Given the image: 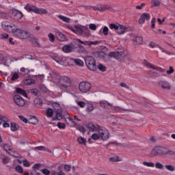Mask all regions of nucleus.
Here are the masks:
<instances>
[{
    "instance_id": "nucleus-1",
    "label": "nucleus",
    "mask_w": 175,
    "mask_h": 175,
    "mask_svg": "<svg viewBox=\"0 0 175 175\" xmlns=\"http://www.w3.org/2000/svg\"><path fill=\"white\" fill-rule=\"evenodd\" d=\"M52 79L58 80L57 85L60 90H68L72 87V79L67 76H59V74L55 71L51 73Z\"/></svg>"
},
{
    "instance_id": "nucleus-2",
    "label": "nucleus",
    "mask_w": 175,
    "mask_h": 175,
    "mask_svg": "<svg viewBox=\"0 0 175 175\" xmlns=\"http://www.w3.org/2000/svg\"><path fill=\"white\" fill-rule=\"evenodd\" d=\"M152 154L154 157L158 155L166 157V155H175V152L166 147L157 146L152 150Z\"/></svg>"
},
{
    "instance_id": "nucleus-3",
    "label": "nucleus",
    "mask_w": 175,
    "mask_h": 175,
    "mask_svg": "<svg viewBox=\"0 0 175 175\" xmlns=\"http://www.w3.org/2000/svg\"><path fill=\"white\" fill-rule=\"evenodd\" d=\"M27 12H33V13H37V14H47L49 11L44 8H38L35 5H31L29 3H27L25 7Z\"/></svg>"
},
{
    "instance_id": "nucleus-4",
    "label": "nucleus",
    "mask_w": 175,
    "mask_h": 175,
    "mask_svg": "<svg viewBox=\"0 0 175 175\" xmlns=\"http://www.w3.org/2000/svg\"><path fill=\"white\" fill-rule=\"evenodd\" d=\"M13 35H14L19 39H21L22 40H25V39H29L31 38L30 32L21 29H18L17 27L16 30L14 31Z\"/></svg>"
},
{
    "instance_id": "nucleus-5",
    "label": "nucleus",
    "mask_w": 175,
    "mask_h": 175,
    "mask_svg": "<svg viewBox=\"0 0 175 175\" xmlns=\"http://www.w3.org/2000/svg\"><path fill=\"white\" fill-rule=\"evenodd\" d=\"M109 29L114 31L118 35H124L126 32V27L120 24L111 23Z\"/></svg>"
},
{
    "instance_id": "nucleus-6",
    "label": "nucleus",
    "mask_w": 175,
    "mask_h": 175,
    "mask_svg": "<svg viewBox=\"0 0 175 175\" xmlns=\"http://www.w3.org/2000/svg\"><path fill=\"white\" fill-rule=\"evenodd\" d=\"M85 63L90 70H96V61L92 56H86L85 57Z\"/></svg>"
},
{
    "instance_id": "nucleus-7",
    "label": "nucleus",
    "mask_w": 175,
    "mask_h": 175,
    "mask_svg": "<svg viewBox=\"0 0 175 175\" xmlns=\"http://www.w3.org/2000/svg\"><path fill=\"white\" fill-rule=\"evenodd\" d=\"M1 27L7 31V32H10L11 33H14V31L17 28V26L13 23H10L8 21H3L1 23Z\"/></svg>"
},
{
    "instance_id": "nucleus-8",
    "label": "nucleus",
    "mask_w": 175,
    "mask_h": 175,
    "mask_svg": "<svg viewBox=\"0 0 175 175\" xmlns=\"http://www.w3.org/2000/svg\"><path fill=\"white\" fill-rule=\"evenodd\" d=\"M91 83L87 81H81L79 83V89L82 94H87L91 90Z\"/></svg>"
},
{
    "instance_id": "nucleus-9",
    "label": "nucleus",
    "mask_w": 175,
    "mask_h": 175,
    "mask_svg": "<svg viewBox=\"0 0 175 175\" xmlns=\"http://www.w3.org/2000/svg\"><path fill=\"white\" fill-rule=\"evenodd\" d=\"M97 132H98L100 137H101V140H107V139H109L110 137L109 130H107L106 128L98 126V131Z\"/></svg>"
},
{
    "instance_id": "nucleus-10",
    "label": "nucleus",
    "mask_w": 175,
    "mask_h": 175,
    "mask_svg": "<svg viewBox=\"0 0 175 175\" xmlns=\"http://www.w3.org/2000/svg\"><path fill=\"white\" fill-rule=\"evenodd\" d=\"M143 64L146 68H149L150 69H154V70H158V72H161V73H165V69H163L161 67H158L157 66H154L152 64L147 62V60H144Z\"/></svg>"
},
{
    "instance_id": "nucleus-11",
    "label": "nucleus",
    "mask_w": 175,
    "mask_h": 175,
    "mask_svg": "<svg viewBox=\"0 0 175 175\" xmlns=\"http://www.w3.org/2000/svg\"><path fill=\"white\" fill-rule=\"evenodd\" d=\"M14 102L16 106L19 107H23V106L25 105V100L23 97L19 95L14 96Z\"/></svg>"
},
{
    "instance_id": "nucleus-12",
    "label": "nucleus",
    "mask_w": 175,
    "mask_h": 175,
    "mask_svg": "<svg viewBox=\"0 0 175 175\" xmlns=\"http://www.w3.org/2000/svg\"><path fill=\"white\" fill-rule=\"evenodd\" d=\"M158 85L162 90H171L172 89V85L169 81L161 80L158 82Z\"/></svg>"
},
{
    "instance_id": "nucleus-13",
    "label": "nucleus",
    "mask_w": 175,
    "mask_h": 175,
    "mask_svg": "<svg viewBox=\"0 0 175 175\" xmlns=\"http://www.w3.org/2000/svg\"><path fill=\"white\" fill-rule=\"evenodd\" d=\"M77 42L78 43H81V44H84V46H96V44H99V41H81L80 39H77Z\"/></svg>"
},
{
    "instance_id": "nucleus-14",
    "label": "nucleus",
    "mask_w": 175,
    "mask_h": 175,
    "mask_svg": "<svg viewBox=\"0 0 175 175\" xmlns=\"http://www.w3.org/2000/svg\"><path fill=\"white\" fill-rule=\"evenodd\" d=\"M12 16L14 20H20L23 18V12L17 10H12Z\"/></svg>"
},
{
    "instance_id": "nucleus-15",
    "label": "nucleus",
    "mask_w": 175,
    "mask_h": 175,
    "mask_svg": "<svg viewBox=\"0 0 175 175\" xmlns=\"http://www.w3.org/2000/svg\"><path fill=\"white\" fill-rule=\"evenodd\" d=\"M150 18H151V15H150V14L144 13L139 19V24H144L146 20H150Z\"/></svg>"
},
{
    "instance_id": "nucleus-16",
    "label": "nucleus",
    "mask_w": 175,
    "mask_h": 175,
    "mask_svg": "<svg viewBox=\"0 0 175 175\" xmlns=\"http://www.w3.org/2000/svg\"><path fill=\"white\" fill-rule=\"evenodd\" d=\"M124 54V52L120 51H114L109 53V57H111L112 58H115V59H120L121 56Z\"/></svg>"
},
{
    "instance_id": "nucleus-17",
    "label": "nucleus",
    "mask_w": 175,
    "mask_h": 175,
    "mask_svg": "<svg viewBox=\"0 0 175 175\" xmlns=\"http://www.w3.org/2000/svg\"><path fill=\"white\" fill-rule=\"evenodd\" d=\"M88 129L90 132H98L99 131L98 126H100L99 125H94V123H89L88 124Z\"/></svg>"
},
{
    "instance_id": "nucleus-18",
    "label": "nucleus",
    "mask_w": 175,
    "mask_h": 175,
    "mask_svg": "<svg viewBox=\"0 0 175 175\" xmlns=\"http://www.w3.org/2000/svg\"><path fill=\"white\" fill-rule=\"evenodd\" d=\"M55 36L60 42H65V40H66V37L65 35H64V33H61L59 31H56Z\"/></svg>"
},
{
    "instance_id": "nucleus-19",
    "label": "nucleus",
    "mask_w": 175,
    "mask_h": 175,
    "mask_svg": "<svg viewBox=\"0 0 175 175\" xmlns=\"http://www.w3.org/2000/svg\"><path fill=\"white\" fill-rule=\"evenodd\" d=\"M133 44L135 46L137 44H143V37L137 36L133 39Z\"/></svg>"
},
{
    "instance_id": "nucleus-20",
    "label": "nucleus",
    "mask_w": 175,
    "mask_h": 175,
    "mask_svg": "<svg viewBox=\"0 0 175 175\" xmlns=\"http://www.w3.org/2000/svg\"><path fill=\"white\" fill-rule=\"evenodd\" d=\"M74 47H75V46L73 44L65 45V46H63L62 51L64 53H70V52L73 51V48Z\"/></svg>"
},
{
    "instance_id": "nucleus-21",
    "label": "nucleus",
    "mask_w": 175,
    "mask_h": 175,
    "mask_svg": "<svg viewBox=\"0 0 175 175\" xmlns=\"http://www.w3.org/2000/svg\"><path fill=\"white\" fill-rule=\"evenodd\" d=\"M95 110V106L92 103H88L86 105V111L88 113H91V111H94Z\"/></svg>"
},
{
    "instance_id": "nucleus-22",
    "label": "nucleus",
    "mask_w": 175,
    "mask_h": 175,
    "mask_svg": "<svg viewBox=\"0 0 175 175\" xmlns=\"http://www.w3.org/2000/svg\"><path fill=\"white\" fill-rule=\"evenodd\" d=\"M100 105L101 107H103L104 109H110V107H111V105L106 100L100 101Z\"/></svg>"
},
{
    "instance_id": "nucleus-23",
    "label": "nucleus",
    "mask_w": 175,
    "mask_h": 175,
    "mask_svg": "<svg viewBox=\"0 0 175 175\" xmlns=\"http://www.w3.org/2000/svg\"><path fill=\"white\" fill-rule=\"evenodd\" d=\"M164 167L166 169V170H168V172H174L175 170V166L172 163L166 164L164 165Z\"/></svg>"
},
{
    "instance_id": "nucleus-24",
    "label": "nucleus",
    "mask_w": 175,
    "mask_h": 175,
    "mask_svg": "<svg viewBox=\"0 0 175 175\" xmlns=\"http://www.w3.org/2000/svg\"><path fill=\"white\" fill-rule=\"evenodd\" d=\"M83 32V29L80 26H75L74 33H77V35H81Z\"/></svg>"
},
{
    "instance_id": "nucleus-25",
    "label": "nucleus",
    "mask_w": 175,
    "mask_h": 175,
    "mask_svg": "<svg viewBox=\"0 0 175 175\" xmlns=\"http://www.w3.org/2000/svg\"><path fill=\"white\" fill-rule=\"evenodd\" d=\"M16 91L17 94H20V95L25 96V98L28 97V95H27V92H25V90H23L22 88H17L16 89Z\"/></svg>"
},
{
    "instance_id": "nucleus-26",
    "label": "nucleus",
    "mask_w": 175,
    "mask_h": 175,
    "mask_svg": "<svg viewBox=\"0 0 175 175\" xmlns=\"http://www.w3.org/2000/svg\"><path fill=\"white\" fill-rule=\"evenodd\" d=\"M20 78V75L17 72H12L11 73V80L12 81H17Z\"/></svg>"
},
{
    "instance_id": "nucleus-27",
    "label": "nucleus",
    "mask_w": 175,
    "mask_h": 175,
    "mask_svg": "<svg viewBox=\"0 0 175 175\" xmlns=\"http://www.w3.org/2000/svg\"><path fill=\"white\" fill-rule=\"evenodd\" d=\"M34 150H38L39 151H47V152H51V150L49 149V148H46V146H37L34 148Z\"/></svg>"
},
{
    "instance_id": "nucleus-28",
    "label": "nucleus",
    "mask_w": 175,
    "mask_h": 175,
    "mask_svg": "<svg viewBox=\"0 0 175 175\" xmlns=\"http://www.w3.org/2000/svg\"><path fill=\"white\" fill-rule=\"evenodd\" d=\"M10 125V129L12 132H16V131H18V129H20V126H18V124L16 123L11 122Z\"/></svg>"
},
{
    "instance_id": "nucleus-29",
    "label": "nucleus",
    "mask_w": 175,
    "mask_h": 175,
    "mask_svg": "<svg viewBox=\"0 0 175 175\" xmlns=\"http://www.w3.org/2000/svg\"><path fill=\"white\" fill-rule=\"evenodd\" d=\"M57 17L64 23H70V18L69 17L63 15H57Z\"/></svg>"
},
{
    "instance_id": "nucleus-30",
    "label": "nucleus",
    "mask_w": 175,
    "mask_h": 175,
    "mask_svg": "<svg viewBox=\"0 0 175 175\" xmlns=\"http://www.w3.org/2000/svg\"><path fill=\"white\" fill-rule=\"evenodd\" d=\"M142 165H144V166H146L147 167H155V163L151 161H144L142 162Z\"/></svg>"
},
{
    "instance_id": "nucleus-31",
    "label": "nucleus",
    "mask_w": 175,
    "mask_h": 175,
    "mask_svg": "<svg viewBox=\"0 0 175 175\" xmlns=\"http://www.w3.org/2000/svg\"><path fill=\"white\" fill-rule=\"evenodd\" d=\"M154 167L155 169H158L159 170H163V169H165V166L161 162H157L154 164Z\"/></svg>"
},
{
    "instance_id": "nucleus-32",
    "label": "nucleus",
    "mask_w": 175,
    "mask_h": 175,
    "mask_svg": "<svg viewBox=\"0 0 175 175\" xmlns=\"http://www.w3.org/2000/svg\"><path fill=\"white\" fill-rule=\"evenodd\" d=\"M36 81L33 79H27L25 81V84L26 85H31L32 84H35Z\"/></svg>"
},
{
    "instance_id": "nucleus-33",
    "label": "nucleus",
    "mask_w": 175,
    "mask_h": 175,
    "mask_svg": "<svg viewBox=\"0 0 175 175\" xmlns=\"http://www.w3.org/2000/svg\"><path fill=\"white\" fill-rule=\"evenodd\" d=\"M4 150L5 151H6V152H8V154H10V155H13L12 154L13 151H12V147H10V146H9L8 144L4 145Z\"/></svg>"
},
{
    "instance_id": "nucleus-34",
    "label": "nucleus",
    "mask_w": 175,
    "mask_h": 175,
    "mask_svg": "<svg viewBox=\"0 0 175 175\" xmlns=\"http://www.w3.org/2000/svg\"><path fill=\"white\" fill-rule=\"evenodd\" d=\"M53 59L54 61H55V62H57V64H59V65H64V61H65L64 57H63L62 59H61L58 57H54Z\"/></svg>"
},
{
    "instance_id": "nucleus-35",
    "label": "nucleus",
    "mask_w": 175,
    "mask_h": 175,
    "mask_svg": "<svg viewBox=\"0 0 175 175\" xmlns=\"http://www.w3.org/2000/svg\"><path fill=\"white\" fill-rule=\"evenodd\" d=\"M110 9V6L109 5H101L97 8V10L99 12H105V10H109Z\"/></svg>"
},
{
    "instance_id": "nucleus-36",
    "label": "nucleus",
    "mask_w": 175,
    "mask_h": 175,
    "mask_svg": "<svg viewBox=\"0 0 175 175\" xmlns=\"http://www.w3.org/2000/svg\"><path fill=\"white\" fill-rule=\"evenodd\" d=\"M56 119L58 121H61V120H62V111L61 110H57L56 111Z\"/></svg>"
},
{
    "instance_id": "nucleus-37",
    "label": "nucleus",
    "mask_w": 175,
    "mask_h": 175,
    "mask_svg": "<svg viewBox=\"0 0 175 175\" xmlns=\"http://www.w3.org/2000/svg\"><path fill=\"white\" fill-rule=\"evenodd\" d=\"M20 72H21V73H23V75H29V73L31 72V70H29V68H25L24 67L21 68L20 69Z\"/></svg>"
},
{
    "instance_id": "nucleus-38",
    "label": "nucleus",
    "mask_w": 175,
    "mask_h": 175,
    "mask_svg": "<svg viewBox=\"0 0 175 175\" xmlns=\"http://www.w3.org/2000/svg\"><path fill=\"white\" fill-rule=\"evenodd\" d=\"M77 142L79 144H83V146H85L87 143V141L83 137H78Z\"/></svg>"
},
{
    "instance_id": "nucleus-39",
    "label": "nucleus",
    "mask_w": 175,
    "mask_h": 175,
    "mask_svg": "<svg viewBox=\"0 0 175 175\" xmlns=\"http://www.w3.org/2000/svg\"><path fill=\"white\" fill-rule=\"evenodd\" d=\"M54 114V111L53 110V109H48L46 111V117L48 118H51V117H53Z\"/></svg>"
},
{
    "instance_id": "nucleus-40",
    "label": "nucleus",
    "mask_w": 175,
    "mask_h": 175,
    "mask_svg": "<svg viewBox=\"0 0 175 175\" xmlns=\"http://www.w3.org/2000/svg\"><path fill=\"white\" fill-rule=\"evenodd\" d=\"M75 128L78 131H80V132H81L82 133H85V129L80 124H75Z\"/></svg>"
},
{
    "instance_id": "nucleus-41",
    "label": "nucleus",
    "mask_w": 175,
    "mask_h": 175,
    "mask_svg": "<svg viewBox=\"0 0 175 175\" xmlns=\"http://www.w3.org/2000/svg\"><path fill=\"white\" fill-rule=\"evenodd\" d=\"M74 62L76 65H78V66H83V65H84V62L80 59H74Z\"/></svg>"
},
{
    "instance_id": "nucleus-42",
    "label": "nucleus",
    "mask_w": 175,
    "mask_h": 175,
    "mask_svg": "<svg viewBox=\"0 0 175 175\" xmlns=\"http://www.w3.org/2000/svg\"><path fill=\"white\" fill-rule=\"evenodd\" d=\"M29 124H38V118L36 116H31L30 120H29Z\"/></svg>"
},
{
    "instance_id": "nucleus-43",
    "label": "nucleus",
    "mask_w": 175,
    "mask_h": 175,
    "mask_svg": "<svg viewBox=\"0 0 175 175\" xmlns=\"http://www.w3.org/2000/svg\"><path fill=\"white\" fill-rule=\"evenodd\" d=\"M151 5L152 6L158 7L161 5V1L159 0H152Z\"/></svg>"
},
{
    "instance_id": "nucleus-44",
    "label": "nucleus",
    "mask_w": 175,
    "mask_h": 175,
    "mask_svg": "<svg viewBox=\"0 0 175 175\" xmlns=\"http://www.w3.org/2000/svg\"><path fill=\"white\" fill-rule=\"evenodd\" d=\"M57 126L59 128V129H65V128H66V124L65 123L59 122H57Z\"/></svg>"
},
{
    "instance_id": "nucleus-45",
    "label": "nucleus",
    "mask_w": 175,
    "mask_h": 175,
    "mask_svg": "<svg viewBox=\"0 0 175 175\" xmlns=\"http://www.w3.org/2000/svg\"><path fill=\"white\" fill-rule=\"evenodd\" d=\"M48 38H49V41L51 42V43L55 41V36L51 33H49Z\"/></svg>"
},
{
    "instance_id": "nucleus-46",
    "label": "nucleus",
    "mask_w": 175,
    "mask_h": 175,
    "mask_svg": "<svg viewBox=\"0 0 175 175\" xmlns=\"http://www.w3.org/2000/svg\"><path fill=\"white\" fill-rule=\"evenodd\" d=\"M2 122H8V118H6V116L0 115V125H2Z\"/></svg>"
},
{
    "instance_id": "nucleus-47",
    "label": "nucleus",
    "mask_w": 175,
    "mask_h": 175,
    "mask_svg": "<svg viewBox=\"0 0 175 175\" xmlns=\"http://www.w3.org/2000/svg\"><path fill=\"white\" fill-rule=\"evenodd\" d=\"M98 69L100 72H106V66H103L102 64L98 65Z\"/></svg>"
},
{
    "instance_id": "nucleus-48",
    "label": "nucleus",
    "mask_w": 175,
    "mask_h": 175,
    "mask_svg": "<svg viewBox=\"0 0 175 175\" xmlns=\"http://www.w3.org/2000/svg\"><path fill=\"white\" fill-rule=\"evenodd\" d=\"M103 33L105 36H107V35H109V27H107V26H105L103 27Z\"/></svg>"
},
{
    "instance_id": "nucleus-49",
    "label": "nucleus",
    "mask_w": 175,
    "mask_h": 175,
    "mask_svg": "<svg viewBox=\"0 0 175 175\" xmlns=\"http://www.w3.org/2000/svg\"><path fill=\"white\" fill-rule=\"evenodd\" d=\"M109 161H111V162H120L121 159H120L118 157H111L109 159Z\"/></svg>"
},
{
    "instance_id": "nucleus-50",
    "label": "nucleus",
    "mask_w": 175,
    "mask_h": 175,
    "mask_svg": "<svg viewBox=\"0 0 175 175\" xmlns=\"http://www.w3.org/2000/svg\"><path fill=\"white\" fill-rule=\"evenodd\" d=\"M92 139L93 140H99V139H100V136L99 135V134L94 133L93 135H92Z\"/></svg>"
},
{
    "instance_id": "nucleus-51",
    "label": "nucleus",
    "mask_w": 175,
    "mask_h": 175,
    "mask_svg": "<svg viewBox=\"0 0 175 175\" xmlns=\"http://www.w3.org/2000/svg\"><path fill=\"white\" fill-rule=\"evenodd\" d=\"M89 28L90 29H92V31H96V25L94 24V23H91L89 25Z\"/></svg>"
},
{
    "instance_id": "nucleus-52",
    "label": "nucleus",
    "mask_w": 175,
    "mask_h": 175,
    "mask_svg": "<svg viewBox=\"0 0 175 175\" xmlns=\"http://www.w3.org/2000/svg\"><path fill=\"white\" fill-rule=\"evenodd\" d=\"M77 104L80 107H84L85 106H86V104L85 103H84V101H77Z\"/></svg>"
},
{
    "instance_id": "nucleus-53",
    "label": "nucleus",
    "mask_w": 175,
    "mask_h": 175,
    "mask_svg": "<svg viewBox=\"0 0 175 175\" xmlns=\"http://www.w3.org/2000/svg\"><path fill=\"white\" fill-rule=\"evenodd\" d=\"M15 170H16L18 173H23V167H21V165H18L16 167Z\"/></svg>"
},
{
    "instance_id": "nucleus-54",
    "label": "nucleus",
    "mask_w": 175,
    "mask_h": 175,
    "mask_svg": "<svg viewBox=\"0 0 175 175\" xmlns=\"http://www.w3.org/2000/svg\"><path fill=\"white\" fill-rule=\"evenodd\" d=\"M18 118H20V120H21V121L24 122L25 124H27L28 123V120L27 118H25V117H24L23 116H19Z\"/></svg>"
},
{
    "instance_id": "nucleus-55",
    "label": "nucleus",
    "mask_w": 175,
    "mask_h": 175,
    "mask_svg": "<svg viewBox=\"0 0 175 175\" xmlns=\"http://www.w3.org/2000/svg\"><path fill=\"white\" fill-rule=\"evenodd\" d=\"M42 173L45 175H50V170L48 169H43L41 170Z\"/></svg>"
},
{
    "instance_id": "nucleus-56",
    "label": "nucleus",
    "mask_w": 175,
    "mask_h": 175,
    "mask_svg": "<svg viewBox=\"0 0 175 175\" xmlns=\"http://www.w3.org/2000/svg\"><path fill=\"white\" fill-rule=\"evenodd\" d=\"M174 72V69H173L172 66H170L169 70H167V75H172Z\"/></svg>"
},
{
    "instance_id": "nucleus-57",
    "label": "nucleus",
    "mask_w": 175,
    "mask_h": 175,
    "mask_svg": "<svg viewBox=\"0 0 175 175\" xmlns=\"http://www.w3.org/2000/svg\"><path fill=\"white\" fill-rule=\"evenodd\" d=\"M34 103L35 105H38V103H39V105H42V100L39 98H35Z\"/></svg>"
},
{
    "instance_id": "nucleus-58",
    "label": "nucleus",
    "mask_w": 175,
    "mask_h": 175,
    "mask_svg": "<svg viewBox=\"0 0 175 175\" xmlns=\"http://www.w3.org/2000/svg\"><path fill=\"white\" fill-rule=\"evenodd\" d=\"M0 38L1 39H8V38H9V35L8 33H3L0 35Z\"/></svg>"
},
{
    "instance_id": "nucleus-59",
    "label": "nucleus",
    "mask_w": 175,
    "mask_h": 175,
    "mask_svg": "<svg viewBox=\"0 0 175 175\" xmlns=\"http://www.w3.org/2000/svg\"><path fill=\"white\" fill-rule=\"evenodd\" d=\"M155 21H156V19L155 18H152V21H151V23H152V29H154V28H155Z\"/></svg>"
},
{
    "instance_id": "nucleus-60",
    "label": "nucleus",
    "mask_w": 175,
    "mask_h": 175,
    "mask_svg": "<svg viewBox=\"0 0 175 175\" xmlns=\"http://www.w3.org/2000/svg\"><path fill=\"white\" fill-rule=\"evenodd\" d=\"M72 167L70 165H64V169L66 170V172H70V169Z\"/></svg>"
},
{
    "instance_id": "nucleus-61",
    "label": "nucleus",
    "mask_w": 175,
    "mask_h": 175,
    "mask_svg": "<svg viewBox=\"0 0 175 175\" xmlns=\"http://www.w3.org/2000/svg\"><path fill=\"white\" fill-rule=\"evenodd\" d=\"M23 165L26 167H28L29 166V162L28 161V160L23 161Z\"/></svg>"
},
{
    "instance_id": "nucleus-62",
    "label": "nucleus",
    "mask_w": 175,
    "mask_h": 175,
    "mask_svg": "<svg viewBox=\"0 0 175 175\" xmlns=\"http://www.w3.org/2000/svg\"><path fill=\"white\" fill-rule=\"evenodd\" d=\"M120 86H122L123 88H126L127 90H129V87H128V85H126L125 83H121Z\"/></svg>"
},
{
    "instance_id": "nucleus-63",
    "label": "nucleus",
    "mask_w": 175,
    "mask_h": 175,
    "mask_svg": "<svg viewBox=\"0 0 175 175\" xmlns=\"http://www.w3.org/2000/svg\"><path fill=\"white\" fill-rule=\"evenodd\" d=\"M4 123L3 124V128H9L10 126V124L9 123H7V122H3Z\"/></svg>"
},
{
    "instance_id": "nucleus-64",
    "label": "nucleus",
    "mask_w": 175,
    "mask_h": 175,
    "mask_svg": "<svg viewBox=\"0 0 175 175\" xmlns=\"http://www.w3.org/2000/svg\"><path fill=\"white\" fill-rule=\"evenodd\" d=\"M3 163H9V158L5 157L3 159Z\"/></svg>"
}]
</instances>
